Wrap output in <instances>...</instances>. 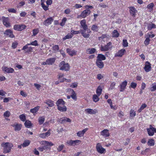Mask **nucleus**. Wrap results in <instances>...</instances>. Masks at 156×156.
Returning <instances> with one entry per match:
<instances>
[{
  "label": "nucleus",
  "instance_id": "nucleus-16",
  "mask_svg": "<svg viewBox=\"0 0 156 156\" xmlns=\"http://www.w3.org/2000/svg\"><path fill=\"white\" fill-rule=\"evenodd\" d=\"M127 82L126 80L123 82L120 85V90L121 92H123L126 88V86L127 85Z\"/></svg>",
  "mask_w": 156,
  "mask_h": 156
},
{
  "label": "nucleus",
  "instance_id": "nucleus-13",
  "mask_svg": "<svg viewBox=\"0 0 156 156\" xmlns=\"http://www.w3.org/2000/svg\"><path fill=\"white\" fill-rule=\"evenodd\" d=\"M53 20L54 19L52 17L48 18L44 21L43 24L46 26H48L51 24Z\"/></svg>",
  "mask_w": 156,
  "mask_h": 156
},
{
  "label": "nucleus",
  "instance_id": "nucleus-22",
  "mask_svg": "<svg viewBox=\"0 0 156 156\" xmlns=\"http://www.w3.org/2000/svg\"><path fill=\"white\" fill-rule=\"evenodd\" d=\"M88 128H86L82 131L78 132L77 133V135L80 137H81L84 135V133L87 131Z\"/></svg>",
  "mask_w": 156,
  "mask_h": 156
},
{
  "label": "nucleus",
  "instance_id": "nucleus-12",
  "mask_svg": "<svg viewBox=\"0 0 156 156\" xmlns=\"http://www.w3.org/2000/svg\"><path fill=\"white\" fill-rule=\"evenodd\" d=\"M85 111L87 113L90 114H95L98 112V111L97 109H94L91 108H87L85 110Z\"/></svg>",
  "mask_w": 156,
  "mask_h": 156
},
{
  "label": "nucleus",
  "instance_id": "nucleus-11",
  "mask_svg": "<svg viewBox=\"0 0 156 156\" xmlns=\"http://www.w3.org/2000/svg\"><path fill=\"white\" fill-rule=\"evenodd\" d=\"M129 12L131 15L132 16L135 17L136 13L137 12V11L136 9L133 6H130L129 7Z\"/></svg>",
  "mask_w": 156,
  "mask_h": 156
},
{
  "label": "nucleus",
  "instance_id": "nucleus-42",
  "mask_svg": "<svg viewBox=\"0 0 156 156\" xmlns=\"http://www.w3.org/2000/svg\"><path fill=\"white\" fill-rule=\"evenodd\" d=\"M147 144L149 146H153L154 145V141L152 139H149L148 140Z\"/></svg>",
  "mask_w": 156,
  "mask_h": 156
},
{
  "label": "nucleus",
  "instance_id": "nucleus-20",
  "mask_svg": "<svg viewBox=\"0 0 156 156\" xmlns=\"http://www.w3.org/2000/svg\"><path fill=\"white\" fill-rule=\"evenodd\" d=\"M100 134L101 135L105 137H108L109 136L108 130L107 129H105L101 131Z\"/></svg>",
  "mask_w": 156,
  "mask_h": 156
},
{
  "label": "nucleus",
  "instance_id": "nucleus-41",
  "mask_svg": "<svg viewBox=\"0 0 156 156\" xmlns=\"http://www.w3.org/2000/svg\"><path fill=\"white\" fill-rule=\"evenodd\" d=\"M129 115L130 117L132 118L134 117L136 115V113L134 110L131 109L129 112Z\"/></svg>",
  "mask_w": 156,
  "mask_h": 156
},
{
  "label": "nucleus",
  "instance_id": "nucleus-17",
  "mask_svg": "<svg viewBox=\"0 0 156 156\" xmlns=\"http://www.w3.org/2000/svg\"><path fill=\"white\" fill-rule=\"evenodd\" d=\"M51 130L49 129L45 133H41L39 134V136L42 138H45L50 136L51 134Z\"/></svg>",
  "mask_w": 156,
  "mask_h": 156
},
{
  "label": "nucleus",
  "instance_id": "nucleus-46",
  "mask_svg": "<svg viewBox=\"0 0 156 156\" xmlns=\"http://www.w3.org/2000/svg\"><path fill=\"white\" fill-rule=\"evenodd\" d=\"M147 107V105L145 104H143L141 105L140 108L138 110V111L139 112H140L144 109Z\"/></svg>",
  "mask_w": 156,
  "mask_h": 156
},
{
  "label": "nucleus",
  "instance_id": "nucleus-50",
  "mask_svg": "<svg viewBox=\"0 0 156 156\" xmlns=\"http://www.w3.org/2000/svg\"><path fill=\"white\" fill-rule=\"evenodd\" d=\"M72 37L73 35L72 34H68L63 38V40H66L67 39L70 38Z\"/></svg>",
  "mask_w": 156,
  "mask_h": 156
},
{
  "label": "nucleus",
  "instance_id": "nucleus-26",
  "mask_svg": "<svg viewBox=\"0 0 156 156\" xmlns=\"http://www.w3.org/2000/svg\"><path fill=\"white\" fill-rule=\"evenodd\" d=\"M44 103L46 104L48 106L52 107L54 105V102L50 100H48L45 101Z\"/></svg>",
  "mask_w": 156,
  "mask_h": 156
},
{
  "label": "nucleus",
  "instance_id": "nucleus-49",
  "mask_svg": "<svg viewBox=\"0 0 156 156\" xmlns=\"http://www.w3.org/2000/svg\"><path fill=\"white\" fill-rule=\"evenodd\" d=\"M28 45H33L34 46H37L38 45L37 43V40H35L34 41H32L30 43L28 44Z\"/></svg>",
  "mask_w": 156,
  "mask_h": 156
},
{
  "label": "nucleus",
  "instance_id": "nucleus-64",
  "mask_svg": "<svg viewBox=\"0 0 156 156\" xmlns=\"http://www.w3.org/2000/svg\"><path fill=\"white\" fill-rule=\"evenodd\" d=\"M104 76V74L102 75L101 74H99L97 75V78L98 80H100L103 78Z\"/></svg>",
  "mask_w": 156,
  "mask_h": 156
},
{
  "label": "nucleus",
  "instance_id": "nucleus-2",
  "mask_svg": "<svg viewBox=\"0 0 156 156\" xmlns=\"http://www.w3.org/2000/svg\"><path fill=\"white\" fill-rule=\"evenodd\" d=\"M1 146L3 148V152L4 153H9L10 151V144L9 142L3 143Z\"/></svg>",
  "mask_w": 156,
  "mask_h": 156
},
{
  "label": "nucleus",
  "instance_id": "nucleus-9",
  "mask_svg": "<svg viewBox=\"0 0 156 156\" xmlns=\"http://www.w3.org/2000/svg\"><path fill=\"white\" fill-rule=\"evenodd\" d=\"M29 45H28V44H26L23 47L22 50H25L26 51V52L28 53L32 52L34 48L31 46L28 47V46Z\"/></svg>",
  "mask_w": 156,
  "mask_h": 156
},
{
  "label": "nucleus",
  "instance_id": "nucleus-36",
  "mask_svg": "<svg viewBox=\"0 0 156 156\" xmlns=\"http://www.w3.org/2000/svg\"><path fill=\"white\" fill-rule=\"evenodd\" d=\"M25 125L27 128H30L32 126V124L30 121L27 120L25 122Z\"/></svg>",
  "mask_w": 156,
  "mask_h": 156
},
{
  "label": "nucleus",
  "instance_id": "nucleus-23",
  "mask_svg": "<svg viewBox=\"0 0 156 156\" xmlns=\"http://www.w3.org/2000/svg\"><path fill=\"white\" fill-rule=\"evenodd\" d=\"M98 39L100 40H102L104 41H107L109 39L108 35L107 34H102L101 36L98 37Z\"/></svg>",
  "mask_w": 156,
  "mask_h": 156
},
{
  "label": "nucleus",
  "instance_id": "nucleus-28",
  "mask_svg": "<svg viewBox=\"0 0 156 156\" xmlns=\"http://www.w3.org/2000/svg\"><path fill=\"white\" fill-rule=\"evenodd\" d=\"M105 59L106 58L104 55L101 54H99L97 57V60L102 61Z\"/></svg>",
  "mask_w": 156,
  "mask_h": 156
},
{
  "label": "nucleus",
  "instance_id": "nucleus-6",
  "mask_svg": "<svg viewBox=\"0 0 156 156\" xmlns=\"http://www.w3.org/2000/svg\"><path fill=\"white\" fill-rule=\"evenodd\" d=\"M112 44L111 42H109L107 44L104 46H101V50L102 51H106L112 48Z\"/></svg>",
  "mask_w": 156,
  "mask_h": 156
},
{
  "label": "nucleus",
  "instance_id": "nucleus-39",
  "mask_svg": "<svg viewBox=\"0 0 156 156\" xmlns=\"http://www.w3.org/2000/svg\"><path fill=\"white\" fill-rule=\"evenodd\" d=\"M156 26L153 23H150L148 25L147 28L148 30H151L153 28H156Z\"/></svg>",
  "mask_w": 156,
  "mask_h": 156
},
{
  "label": "nucleus",
  "instance_id": "nucleus-7",
  "mask_svg": "<svg viewBox=\"0 0 156 156\" xmlns=\"http://www.w3.org/2000/svg\"><path fill=\"white\" fill-rule=\"evenodd\" d=\"M81 141L80 140H68L66 142L67 144L70 146H75L79 144Z\"/></svg>",
  "mask_w": 156,
  "mask_h": 156
},
{
  "label": "nucleus",
  "instance_id": "nucleus-10",
  "mask_svg": "<svg viewBox=\"0 0 156 156\" xmlns=\"http://www.w3.org/2000/svg\"><path fill=\"white\" fill-rule=\"evenodd\" d=\"M90 13V10L87 9L82 12L80 15V16L83 18H85L86 16L89 15Z\"/></svg>",
  "mask_w": 156,
  "mask_h": 156
},
{
  "label": "nucleus",
  "instance_id": "nucleus-48",
  "mask_svg": "<svg viewBox=\"0 0 156 156\" xmlns=\"http://www.w3.org/2000/svg\"><path fill=\"white\" fill-rule=\"evenodd\" d=\"M39 29H34L33 30V35L32 36H36L39 32Z\"/></svg>",
  "mask_w": 156,
  "mask_h": 156
},
{
  "label": "nucleus",
  "instance_id": "nucleus-5",
  "mask_svg": "<svg viewBox=\"0 0 156 156\" xmlns=\"http://www.w3.org/2000/svg\"><path fill=\"white\" fill-rule=\"evenodd\" d=\"M96 148L98 152L101 154H104L106 152L105 149L102 147L100 143L97 144Z\"/></svg>",
  "mask_w": 156,
  "mask_h": 156
},
{
  "label": "nucleus",
  "instance_id": "nucleus-29",
  "mask_svg": "<svg viewBox=\"0 0 156 156\" xmlns=\"http://www.w3.org/2000/svg\"><path fill=\"white\" fill-rule=\"evenodd\" d=\"M96 50L94 48H88L87 49L86 52L88 54H93L96 51Z\"/></svg>",
  "mask_w": 156,
  "mask_h": 156
},
{
  "label": "nucleus",
  "instance_id": "nucleus-8",
  "mask_svg": "<svg viewBox=\"0 0 156 156\" xmlns=\"http://www.w3.org/2000/svg\"><path fill=\"white\" fill-rule=\"evenodd\" d=\"M26 26L23 24L15 25L14 26V29L18 31H21L26 28Z\"/></svg>",
  "mask_w": 156,
  "mask_h": 156
},
{
  "label": "nucleus",
  "instance_id": "nucleus-31",
  "mask_svg": "<svg viewBox=\"0 0 156 156\" xmlns=\"http://www.w3.org/2000/svg\"><path fill=\"white\" fill-rule=\"evenodd\" d=\"M56 104L57 107H59L60 105H63L65 104V102L62 99H59L56 102Z\"/></svg>",
  "mask_w": 156,
  "mask_h": 156
},
{
  "label": "nucleus",
  "instance_id": "nucleus-35",
  "mask_svg": "<svg viewBox=\"0 0 156 156\" xmlns=\"http://www.w3.org/2000/svg\"><path fill=\"white\" fill-rule=\"evenodd\" d=\"M57 108L59 111L62 112H66L67 110V108L66 106L58 107H57Z\"/></svg>",
  "mask_w": 156,
  "mask_h": 156
},
{
  "label": "nucleus",
  "instance_id": "nucleus-19",
  "mask_svg": "<svg viewBox=\"0 0 156 156\" xmlns=\"http://www.w3.org/2000/svg\"><path fill=\"white\" fill-rule=\"evenodd\" d=\"M12 126L14 128V129L16 131H20L22 125L20 124L15 123Z\"/></svg>",
  "mask_w": 156,
  "mask_h": 156
},
{
  "label": "nucleus",
  "instance_id": "nucleus-27",
  "mask_svg": "<svg viewBox=\"0 0 156 156\" xmlns=\"http://www.w3.org/2000/svg\"><path fill=\"white\" fill-rule=\"evenodd\" d=\"M67 52L70 55L72 56L76 54V52L74 50H71L69 48L66 49Z\"/></svg>",
  "mask_w": 156,
  "mask_h": 156
},
{
  "label": "nucleus",
  "instance_id": "nucleus-34",
  "mask_svg": "<svg viewBox=\"0 0 156 156\" xmlns=\"http://www.w3.org/2000/svg\"><path fill=\"white\" fill-rule=\"evenodd\" d=\"M2 69L5 73H10V69L6 66H3Z\"/></svg>",
  "mask_w": 156,
  "mask_h": 156
},
{
  "label": "nucleus",
  "instance_id": "nucleus-60",
  "mask_svg": "<svg viewBox=\"0 0 156 156\" xmlns=\"http://www.w3.org/2000/svg\"><path fill=\"white\" fill-rule=\"evenodd\" d=\"M150 41V40L149 38V37H147L144 41V44L146 45H147L149 43Z\"/></svg>",
  "mask_w": 156,
  "mask_h": 156
},
{
  "label": "nucleus",
  "instance_id": "nucleus-43",
  "mask_svg": "<svg viewBox=\"0 0 156 156\" xmlns=\"http://www.w3.org/2000/svg\"><path fill=\"white\" fill-rule=\"evenodd\" d=\"M53 52L56 53L58 52L59 50V47L58 45H55L53 47Z\"/></svg>",
  "mask_w": 156,
  "mask_h": 156
},
{
  "label": "nucleus",
  "instance_id": "nucleus-40",
  "mask_svg": "<svg viewBox=\"0 0 156 156\" xmlns=\"http://www.w3.org/2000/svg\"><path fill=\"white\" fill-rule=\"evenodd\" d=\"M30 142V141L28 140H26L24 141L23 144L22 145L23 147H26L28 146L29 145Z\"/></svg>",
  "mask_w": 156,
  "mask_h": 156
},
{
  "label": "nucleus",
  "instance_id": "nucleus-21",
  "mask_svg": "<svg viewBox=\"0 0 156 156\" xmlns=\"http://www.w3.org/2000/svg\"><path fill=\"white\" fill-rule=\"evenodd\" d=\"M80 23L83 30H87L88 29V26L86 24V21L85 19L81 20Z\"/></svg>",
  "mask_w": 156,
  "mask_h": 156
},
{
  "label": "nucleus",
  "instance_id": "nucleus-1",
  "mask_svg": "<svg viewBox=\"0 0 156 156\" xmlns=\"http://www.w3.org/2000/svg\"><path fill=\"white\" fill-rule=\"evenodd\" d=\"M59 67H60V70H65V71H68L69 69V65L67 63L64 61H62L59 63Z\"/></svg>",
  "mask_w": 156,
  "mask_h": 156
},
{
  "label": "nucleus",
  "instance_id": "nucleus-3",
  "mask_svg": "<svg viewBox=\"0 0 156 156\" xmlns=\"http://www.w3.org/2000/svg\"><path fill=\"white\" fill-rule=\"evenodd\" d=\"M80 32L82 35L85 38L89 37L90 36V34L91 32L90 30H81Z\"/></svg>",
  "mask_w": 156,
  "mask_h": 156
},
{
  "label": "nucleus",
  "instance_id": "nucleus-33",
  "mask_svg": "<svg viewBox=\"0 0 156 156\" xmlns=\"http://www.w3.org/2000/svg\"><path fill=\"white\" fill-rule=\"evenodd\" d=\"M102 89L101 86H99L96 90V93L98 96H99L101 94Z\"/></svg>",
  "mask_w": 156,
  "mask_h": 156
},
{
  "label": "nucleus",
  "instance_id": "nucleus-25",
  "mask_svg": "<svg viewBox=\"0 0 156 156\" xmlns=\"http://www.w3.org/2000/svg\"><path fill=\"white\" fill-rule=\"evenodd\" d=\"M148 134L150 136H152L154 134V132L152 128V125L150 126L149 128L147 129Z\"/></svg>",
  "mask_w": 156,
  "mask_h": 156
},
{
  "label": "nucleus",
  "instance_id": "nucleus-53",
  "mask_svg": "<svg viewBox=\"0 0 156 156\" xmlns=\"http://www.w3.org/2000/svg\"><path fill=\"white\" fill-rule=\"evenodd\" d=\"M44 118L43 117H39L38 119V121L40 124H43L44 121Z\"/></svg>",
  "mask_w": 156,
  "mask_h": 156
},
{
  "label": "nucleus",
  "instance_id": "nucleus-57",
  "mask_svg": "<svg viewBox=\"0 0 156 156\" xmlns=\"http://www.w3.org/2000/svg\"><path fill=\"white\" fill-rule=\"evenodd\" d=\"M18 44V42L15 41L12 43V47L13 49L15 48L17 46Z\"/></svg>",
  "mask_w": 156,
  "mask_h": 156
},
{
  "label": "nucleus",
  "instance_id": "nucleus-47",
  "mask_svg": "<svg viewBox=\"0 0 156 156\" xmlns=\"http://www.w3.org/2000/svg\"><path fill=\"white\" fill-rule=\"evenodd\" d=\"M43 144H44L45 145H46L48 146H52L54 145V144L51 142H48L47 141H44Z\"/></svg>",
  "mask_w": 156,
  "mask_h": 156
},
{
  "label": "nucleus",
  "instance_id": "nucleus-32",
  "mask_svg": "<svg viewBox=\"0 0 156 156\" xmlns=\"http://www.w3.org/2000/svg\"><path fill=\"white\" fill-rule=\"evenodd\" d=\"M4 117L5 118V119L7 120H9L8 118L10 116V112L9 111H6L3 114Z\"/></svg>",
  "mask_w": 156,
  "mask_h": 156
},
{
  "label": "nucleus",
  "instance_id": "nucleus-58",
  "mask_svg": "<svg viewBox=\"0 0 156 156\" xmlns=\"http://www.w3.org/2000/svg\"><path fill=\"white\" fill-rule=\"evenodd\" d=\"M65 146L63 144H61L57 148V150L58 152L61 151L64 147Z\"/></svg>",
  "mask_w": 156,
  "mask_h": 156
},
{
  "label": "nucleus",
  "instance_id": "nucleus-51",
  "mask_svg": "<svg viewBox=\"0 0 156 156\" xmlns=\"http://www.w3.org/2000/svg\"><path fill=\"white\" fill-rule=\"evenodd\" d=\"M122 45L124 47H127L128 46V43L126 39H123L122 41Z\"/></svg>",
  "mask_w": 156,
  "mask_h": 156
},
{
  "label": "nucleus",
  "instance_id": "nucleus-63",
  "mask_svg": "<svg viewBox=\"0 0 156 156\" xmlns=\"http://www.w3.org/2000/svg\"><path fill=\"white\" fill-rule=\"evenodd\" d=\"M115 82H113L111 84L109 89L112 90L115 88Z\"/></svg>",
  "mask_w": 156,
  "mask_h": 156
},
{
  "label": "nucleus",
  "instance_id": "nucleus-55",
  "mask_svg": "<svg viewBox=\"0 0 156 156\" xmlns=\"http://www.w3.org/2000/svg\"><path fill=\"white\" fill-rule=\"evenodd\" d=\"M65 117H63L58 119V121L60 123H63L66 122Z\"/></svg>",
  "mask_w": 156,
  "mask_h": 156
},
{
  "label": "nucleus",
  "instance_id": "nucleus-59",
  "mask_svg": "<svg viewBox=\"0 0 156 156\" xmlns=\"http://www.w3.org/2000/svg\"><path fill=\"white\" fill-rule=\"evenodd\" d=\"M154 6V4L151 3L148 5L147 6V8L150 9H152Z\"/></svg>",
  "mask_w": 156,
  "mask_h": 156
},
{
  "label": "nucleus",
  "instance_id": "nucleus-45",
  "mask_svg": "<svg viewBox=\"0 0 156 156\" xmlns=\"http://www.w3.org/2000/svg\"><path fill=\"white\" fill-rule=\"evenodd\" d=\"M99 96H98L96 94H94L93 96V101L95 102H97L99 101V98H98V97Z\"/></svg>",
  "mask_w": 156,
  "mask_h": 156
},
{
  "label": "nucleus",
  "instance_id": "nucleus-52",
  "mask_svg": "<svg viewBox=\"0 0 156 156\" xmlns=\"http://www.w3.org/2000/svg\"><path fill=\"white\" fill-rule=\"evenodd\" d=\"M64 76V74L63 73H58L57 76V78L58 79L60 80H62L61 78L63 77Z\"/></svg>",
  "mask_w": 156,
  "mask_h": 156
},
{
  "label": "nucleus",
  "instance_id": "nucleus-56",
  "mask_svg": "<svg viewBox=\"0 0 156 156\" xmlns=\"http://www.w3.org/2000/svg\"><path fill=\"white\" fill-rule=\"evenodd\" d=\"M67 20V19L66 18H64L62 20V22L60 23V25L62 26H63Z\"/></svg>",
  "mask_w": 156,
  "mask_h": 156
},
{
  "label": "nucleus",
  "instance_id": "nucleus-38",
  "mask_svg": "<svg viewBox=\"0 0 156 156\" xmlns=\"http://www.w3.org/2000/svg\"><path fill=\"white\" fill-rule=\"evenodd\" d=\"M119 35V33L116 30H114L112 32V37H117Z\"/></svg>",
  "mask_w": 156,
  "mask_h": 156
},
{
  "label": "nucleus",
  "instance_id": "nucleus-61",
  "mask_svg": "<svg viewBox=\"0 0 156 156\" xmlns=\"http://www.w3.org/2000/svg\"><path fill=\"white\" fill-rule=\"evenodd\" d=\"M150 90L151 91H154L156 90V83L153 84V86L151 88Z\"/></svg>",
  "mask_w": 156,
  "mask_h": 156
},
{
  "label": "nucleus",
  "instance_id": "nucleus-30",
  "mask_svg": "<svg viewBox=\"0 0 156 156\" xmlns=\"http://www.w3.org/2000/svg\"><path fill=\"white\" fill-rule=\"evenodd\" d=\"M40 108V107L37 106L31 109L30 110V112L33 113L34 114L36 113V112L38 111Z\"/></svg>",
  "mask_w": 156,
  "mask_h": 156
},
{
  "label": "nucleus",
  "instance_id": "nucleus-14",
  "mask_svg": "<svg viewBox=\"0 0 156 156\" xmlns=\"http://www.w3.org/2000/svg\"><path fill=\"white\" fill-rule=\"evenodd\" d=\"M3 24L7 27L10 26L9 18L8 17H2Z\"/></svg>",
  "mask_w": 156,
  "mask_h": 156
},
{
  "label": "nucleus",
  "instance_id": "nucleus-4",
  "mask_svg": "<svg viewBox=\"0 0 156 156\" xmlns=\"http://www.w3.org/2000/svg\"><path fill=\"white\" fill-rule=\"evenodd\" d=\"M56 59L55 58H52L47 59L45 62H43L41 64L42 65H52L55 62Z\"/></svg>",
  "mask_w": 156,
  "mask_h": 156
},
{
  "label": "nucleus",
  "instance_id": "nucleus-54",
  "mask_svg": "<svg viewBox=\"0 0 156 156\" xmlns=\"http://www.w3.org/2000/svg\"><path fill=\"white\" fill-rule=\"evenodd\" d=\"M20 119L22 121H24L26 120V116L23 115L22 114L19 116Z\"/></svg>",
  "mask_w": 156,
  "mask_h": 156
},
{
  "label": "nucleus",
  "instance_id": "nucleus-18",
  "mask_svg": "<svg viewBox=\"0 0 156 156\" xmlns=\"http://www.w3.org/2000/svg\"><path fill=\"white\" fill-rule=\"evenodd\" d=\"M144 69L146 72H148L151 70V64L149 62L147 61L145 62V66Z\"/></svg>",
  "mask_w": 156,
  "mask_h": 156
},
{
  "label": "nucleus",
  "instance_id": "nucleus-24",
  "mask_svg": "<svg viewBox=\"0 0 156 156\" xmlns=\"http://www.w3.org/2000/svg\"><path fill=\"white\" fill-rule=\"evenodd\" d=\"M96 64L97 66L100 69H102L104 67V64L102 61L97 60Z\"/></svg>",
  "mask_w": 156,
  "mask_h": 156
},
{
  "label": "nucleus",
  "instance_id": "nucleus-37",
  "mask_svg": "<svg viewBox=\"0 0 156 156\" xmlns=\"http://www.w3.org/2000/svg\"><path fill=\"white\" fill-rule=\"evenodd\" d=\"M99 27L96 25H93L92 26L91 30L95 32H97L99 30Z\"/></svg>",
  "mask_w": 156,
  "mask_h": 156
},
{
  "label": "nucleus",
  "instance_id": "nucleus-44",
  "mask_svg": "<svg viewBox=\"0 0 156 156\" xmlns=\"http://www.w3.org/2000/svg\"><path fill=\"white\" fill-rule=\"evenodd\" d=\"M70 91L72 92L73 94L71 95V98L74 100H76V95L74 91L72 89H69Z\"/></svg>",
  "mask_w": 156,
  "mask_h": 156
},
{
  "label": "nucleus",
  "instance_id": "nucleus-15",
  "mask_svg": "<svg viewBox=\"0 0 156 156\" xmlns=\"http://www.w3.org/2000/svg\"><path fill=\"white\" fill-rule=\"evenodd\" d=\"M126 51L125 49H122L119 50L116 53L115 55V57H121L124 54Z\"/></svg>",
  "mask_w": 156,
  "mask_h": 156
},
{
  "label": "nucleus",
  "instance_id": "nucleus-62",
  "mask_svg": "<svg viewBox=\"0 0 156 156\" xmlns=\"http://www.w3.org/2000/svg\"><path fill=\"white\" fill-rule=\"evenodd\" d=\"M71 34H72L73 36V34H77L80 33V31H75L72 30H71Z\"/></svg>",
  "mask_w": 156,
  "mask_h": 156
}]
</instances>
